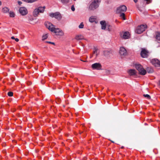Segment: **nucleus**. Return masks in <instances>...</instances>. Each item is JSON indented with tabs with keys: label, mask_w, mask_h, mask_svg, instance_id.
Masks as SVG:
<instances>
[{
	"label": "nucleus",
	"mask_w": 160,
	"mask_h": 160,
	"mask_svg": "<svg viewBox=\"0 0 160 160\" xmlns=\"http://www.w3.org/2000/svg\"><path fill=\"white\" fill-rule=\"evenodd\" d=\"M26 2H34L36 1L37 0H22Z\"/></svg>",
	"instance_id": "393cba45"
},
{
	"label": "nucleus",
	"mask_w": 160,
	"mask_h": 160,
	"mask_svg": "<svg viewBox=\"0 0 160 160\" xmlns=\"http://www.w3.org/2000/svg\"><path fill=\"white\" fill-rule=\"evenodd\" d=\"M7 94L9 96L12 97L13 95V93L12 92H9Z\"/></svg>",
	"instance_id": "c85d7f7f"
},
{
	"label": "nucleus",
	"mask_w": 160,
	"mask_h": 160,
	"mask_svg": "<svg viewBox=\"0 0 160 160\" xmlns=\"http://www.w3.org/2000/svg\"><path fill=\"white\" fill-rule=\"evenodd\" d=\"M128 73L130 76H132L136 74V71L134 69H130L128 71Z\"/></svg>",
	"instance_id": "4468645a"
},
{
	"label": "nucleus",
	"mask_w": 160,
	"mask_h": 160,
	"mask_svg": "<svg viewBox=\"0 0 160 160\" xmlns=\"http://www.w3.org/2000/svg\"><path fill=\"white\" fill-rule=\"evenodd\" d=\"M135 67L140 74L144 75L146 73V71L143 68L141 64H136L135 65Z\"/></svg>",
	"instance_id": "7ed1b4c3"
},
{
	"label": "nucleus",
	"mask_w": 160,
	"mask_h": 160,
	"mask_svg": "<svg viewBox=\"0 0 160 160\" xmlns=\"http://www.w3.org/2000/svg\"><path fill=\"white\" fill-rule=\"evenodd\" d=\"M45 8V6H43L42 7H40L37 9L38 10V11L39 13H43L44 11Z\"/></svg>",
	"instance_id": "dca6fc26"
},
{
	"label": "nucleus",
	"mask_w": 160,
	"mask_h": 160,
	"mask_svg": "<svg viewBox=\"0 0 160 160\" xmlns=\"http://www.w3.org/2000/svg\"><path fill=\"white\" fill-rule=\"evenodd\" d=\"M134 2L135 3L137 2L138 1V0H133Z\"/></svg>",
	"instance_id": "ea45409f"
},
{
	"label": "nucleus",
	"mask_w": 160,
	"mask_h": 160,
	"mask_svg": "<svg viewBox=\"0 0 160 160\" xmlns=\"http://www.w3.org/2000/svg\"><path fill=\"white\" fill-rule=\"evenodd\" d=\"M127 10V7L125 5H121L118 7L117 9L116 12L117 13H120L122 12H125Z\"/></svg>",
	"instance_id": "423d86ee"
},
{
	"label": "nucleus",
	"mask_w": 160,
	"mask_h": 160,
	"mask_svg": "<svg viewBox=\"0 0 160 160\" xmlns=\"http://www.w3.org/2000/svg\"><path fill=\"white\" fill-rule=\"evenodd\" d=\"M119 53L122 56H125L127 54L126 49L123 47H121L119 50Z\"/></svg>",
	"instance_id": "9b49d317"
},
{
	"label": "nucleus",
	"mask_w": 160,
	"mask_h": 160,
	"mask_svg": "<svg viewBox=\"0 0 160 160\" xmlns=\"http://www.w3.org/2000/svg\"><path fill=\"white\" fill-rule=\"evenodd\" d=\"M73 0V1H76V0Z\"/></svg>",
	"instance_id": "a18cd8bd"
},
{
	"label": "nucleus",
	"mask_w": 160,
	"mask_h": 160,
	"mask_svg": "<svg viewBox=\"0 0 160 160\" xmlns=\"http://www.w3.org/2000/svg\"><path fill=\"white\" fill-rule=\"evenodd\" d=\"M130 34L128 32H125L122 33V34H121V36L123 38L127 39L129 38Z\"/></svg>",
	"instance_id": "f8f14e48"
},
{
	"label": "nucleus",
	"mask_w": 160,
	"mask_h": 160,
	"mask_svg": "<svg viewBox=\"0 0 160 160\" xmlns=\"http://www.w3.org/2000/svg\"><path fill=\"white\" fill-rule=\"evenodd\" d=\"M75 38L77 40H79L83 39L84 37L82 35H77Z\"/></svg>",
	"instance_id": "f3484780"
},
{
	"label": "nucleus",
	"mask_w": 160,
	"mask_h": 160,
	"mask_svg": "<svg viewBox=\"0 0 160 160\" xmlns=\"http://www.w3.org/2000/svg\"><path fill=\"white\" fill-rule=\"evenodd\" d=\"M121 148H123V147H122Z\"/></svg>",
	"instance_id": "c03bdc74"
},
{
	"label": "nucleus",
	"mask_w": 160,
	"mask_h": 160,
	"mask_svg": "<svg viewBox=\"0 0 160 160\" xmlns=\"http://www.w3.org/2000/svg\"><path fill=\"white\" fill-rule=\"evenodd\" d=\"M49 16L52 18H54L58 20H60L62 18V16L59 12H56L54 13H50Z\"/></svg>",
	"instance_id": "39448f33"
},
{
	"label": "nucleus",
	"mask_w": 160,
	"mask_h": 160,
	"mask_svg": "<svg viewBox=\"0 0 160 160\" xmlns=\"http://www.w3.org/2000/svg\"><path fill=\"white\" fill-rule=\"evenodd\" d=\"M96 18L93 16L91 17L89 19V21L91 22H95Z\"/></svg>",
	"instance_id": "aec40b11"
},
{
	"label": "nucleus",
	"mask_w": 160,
	"mask_h": 160,
	"mask_svg": "<svg viewBox=\"0 0 160 160\" xmlns=\"http://www.w3.org/2000/svg\"><path fill=\"white\" fill-rule=\"evenodd\" d=\"M70 0H60V2L63 4H66L69 2Z\"/></svg>",
	"instance_id": "412c9836"
},
{
	"label": "nucleus",
	"mask_w": 160,
	"mask_h": 160,
	"mask_svg": "<svg viewBox=\"0 0 160 160\" xmlns=\"http://www.w3.org/2000/svg\"><path fill=\"white\" fill-rule=\"evenodd\" d=\"M45 25L47 28L52 32H54L56 35H62L63 33L61 30L59 28H55V26L49 22H46Z\"/></svg>",
	"instance_id": "f257e3e1"
},
{
	"label": "nucleus",
	"mask_w": 160,
	"mask_h": 160,
	"mask_svg": "<svg viewBox=\"0 0 160 160\" xmlns=\"http://www.w3.org/2000/svg\"><path fill=\"white\" fill-rule=\"evenodd\" d=\"M11 38L12 39H15V37L14 36H12L11 37Z\"/></svg>",
	"instance_id": "58836bf2"
},
{
	"label": "nucleus",
	"mask_w": 160,
	"mask_h": 160,
	"mask_svg": "<svg viewBox=\"0 0 160 160\" xmlns=\"http://www.w3.org/2000/svg\"><path fill=\"white\" fill-rule=\"evenodd\" d=\"M39 13L38 10L37 8L34 9L33 12V15L34 17H37L38 16V14Z\"/></svg>",
	"instance_id": "6ab92c4d"
},
{
	"label": "nucleus",
	"mask_w": 160,
	"mask_h": 160,
	"mask_svg": "<svg viewBox=\"0 0 160 160\" xmlns=\"http://www.w3.org/2000/svg\"><path fill=\"white\" fill-rule=\"evenodd\" d=\"M2 10L3 12L7 13L9 11V9L7 7H4L3 8Z\"/></svg>",
	"instance_id": "5701e85b"
},
{
	"label": "nucleus",
	"mask_w": 160,
	"mask_h": 160,
	"mask_svg": "<svg viewBox=\"0 0 160 160\" xmlns=\"http://www.w3.org/2000/svg\"><path fill=\"white\" fill-rule=\"evenodd\" d=\"M58 102H59V101H60V100H59V99H58Z\"/></svg>",
	"instance_id": "37998d69"
},
{
	"label": "nucleus",
	"mask_w": 160,
	"mask_h": 160,
	"mask_svg": "<svg viewBox=\"0 0 160 160\" xmlns=\"http://www.w3.org/2000/svg\"><path fill=\"white\" fill-rule=\"evenodd\" d=\"M9 16L11 17H14L15 16V14L13 12H9Z\"/></svg>",
	"instance_id": "cd10ccee"
},
{
	"label": "nucleus",
	"mask_w": 160,
	"mask_h": 160,
	"mask_svg": "<svg viewBox=\"0 0 160 160\" xmlns=\"http://www.w3.org/2000/svg\"><path fill=\"white\" fill-rule=\"evenodd\" d=\"M149 68H147V70L148 72L149 73L152 72L153 71V69H152L150 68V70H149Z\"/></svg>",
	"instance_id": "7c9ffc66"
},
{
	"label": "nucleus",
	"mask_w": 160,
	"mask_h": 160,
	"mask_svg": "<svg viewBox=\"0 0 160 160\" xmlns=\"http://www.w3.org/2000/svg\"><path fill=\"white\" fill-rule=\"evenodd\" d=\"M148 52L144 48H142L141 52V56L143 58H147L148 56Z\"/></svg>",
	"instance_id": "0eeeda50"
},
{
	"label": "nucleus",
	"mask_w": 160,
	"mask_h": 160,
	"mask_svg": "<svg viewBox=\"0 0 160 160\" xmlns=\"http://www.w3.org/2000/svg\"><path fill=\"white\" fill-rule=\"evenodd\" d=\"M15 40L17 42H18L19 41V39L18 38H15Z\"/></svg>",
	"instance_id": "4c0bfd02"
},
{
	"label": "nucleus",
	"mask_w": 160,
	"mask_h": 160,
	"mask_svg": "<svg viewBox=\"0 0 160 160\" xmlns=\"http://www.w3.org/2000/svg\"><path fill=\"white\" fill-rule=\"evenodd\" d=\"M119 13L120 14V16L122 18L123 20H125V14L124 13V12H121V13Z\"/></svg>",
	"instance_id": "b1692460"
},
{
	"label": "nucleus",
	"mask_w": 160,
	"mask_h": 160,
	"mask_svg": "<svg viewBox=\"0 0 160 160\" xmlns=\"http://www.w3.org/2000/svg\"><path fill=\"white\" fill-rule=\"evenodd\" d=\"M84 25L83 22H81L78 26L79 28H83Z\"/></svg>",
	"instance_id": "c756f323"
},
{
	"label": "nucleus",
	"mask_w": 160,
	"mask_h": 160,
	"mask_svg": "<svg viewBox=\"0 0 160 160\" xmlns=\"http://www.w3.org/2000/svg\"><path fill=\"white\" fill-rule=\"evenodd\" d=\"M18 4L20 5L22 3V2L20 1H18Z\"/></svg>",
	"instance_id": "c9c22d12"
},
{
	"label": "nucleus",
	"mask_w": 160,
	"mask_h": 160,
	"mask_svg": "<svg viewBox=\"0 0 160 160\" xmlns=\"http://www.w3.org/2000/svg\"><path fill=\"white\" fill-rule=\"evenodd\" d=\"M106 73L107 74L109 75L110 74V71L108 70H106Z\"/></svg>",
	"instance_id": "473e14b6"
},
{
	"label": "nucleus",
	"mask_w": 160,
	"mask_h": 160,
	"mask_svg": "<svg viewBox=\"0 0 160 160\" xmlns=\"http://www.w3.org/2000/svg\"><path fill=\"white\" fill-rule=\"evenodd\" d=\"M97 49H95L94 51L93 52V54H96V56H97Z\"/></svg>",
	"instance_id": "2f4dec72"
},
{
	"label": "nucleus",
	"mask_w": 160,
	"mask_h": 160,
	"mask_svg": "<svg viewBox=\"0 0 160 160\" xmlns=\"http://www.w3.org/2000/svg\"><path fill=\"white\" fill-rule=\"evenodd\" d=\"M47 35H48L47 34H46L43 35L42 36V40H43V41L44 40L47 38H48Z\"/></svg>",
	"instance_id": "bb28decb"
},
{
	"label": "nucleus",
	"mask_w": 160,
	"mask_h": 160,
	"mask_svg": "<svg viewBox=\"0 0 160 160\" xmlns=\"http://www.w3.org/2000/svg\"><path fill=\"white\" fill-rule=\"evenodd\" d=\"M111 53L112 52L111 50L109 51L108 50H106L103 51V54L106 56H108L111 54Z\"/></svg>",
	"instance_id": "2eb2a0df"
},
{
	"label": "nucleus",
	"mask_w": 160,
	"mask_h": 160,
	"mask_svg": "<svg viewBox=\"0 0 160 160\" xmlns=\"http://www.w3.org/2000/svg\"><path fill=\"white\" fill-rule=\"evenodd\" d=\"M100 23L101 25V28L102 29L105 30L106 28V23L105 21H102L100 22Z\"/></svg>",
	"instance_id": "ddd939ff"
},
{
	"label": "nucleus",
	"mask_w": 160,
	"mask_h": 160,
	"mask_svg": "<svg viewBox=\"0 0 160 160\" xmlns=\"http://www.w3.org/2000/svg\"><path fill=\"white\" fill-rule=\"evenodd\" d=\"M143 96L147 98L148 99H151V97L150 96L148 95V94H144L143 95Z\"/></svg>",
	"instance_id": "a878e982"
},
{
	"label": "nucleus",
	"mask_w": 160,
	"mask_h": 160,
	"mask_svg": "<svg viewBox=\"0 0 160 160\" xmlns=\"http://www.w3.org/2000/svg\"><path fill=\"white\" fill-rule=\"evenodd\" d=\"M106 28L109 31H111L112 30V27L109 25H107Z\"/></svg>",
	"instance_id": "4be33fe9"
},
{
	"label": "nucleus",
	"mask_w": 160,
	"mask_h": 160,
	"mask_svg": "<svg viewBox=\"0 0 160 160\" xmlns=\"http://www.w3.org/2000/svg\"><path fill=\"white\" fill-rule=\"evenodd\" d=\"M145 0L146 1H147V2H148V3H149L151 2V0Z\"/></svg>",
	"instance_id": "e433bc0d"
},
{
	"label": "nucleus",
	"mask_w": 160,
	"mask_h": 160,
	"mask_svg": "<svg viewBox=\"0 0 160 160\" xmlns=\"http://www.w3.org/2000/svg\"><path fill=\"white\" fill-rule=\"evenodd\" d=\"M92 68L93 69L99 70L101 69L102 65L99 63H96L92 65Z\"/></svg>",
	"instance_id": "6e6552de"
},
{
	"label": "nucleus",
	"mask_w": 160,
	"mask_h": 160,
	"mask_svg": "<svg viewBox=\"0 0 160 160\" xmlns=\"http://www.w3.org/2000/svg\"><path fill=\"white\" fill-rule=\"evenodd\" d=\"M19 12L22 15H25L28 13L27 9L24 7L20 8L19 9Z\"/></svg>",
	"instance_id": "9d476101"
},
{
	"label": "nucleus",
	"mask_w": 160,
	"mask_h": 160,
	"mask_svg": "<svg viewBox=\"0 0 160 160\" xmlns=\"http://www.w3.org/2000/svg\"><path fill=\"white\" fill-rule=\"evenodd\" d=\"M46 42L48 43H50V44H53V45L55 44V43L54 42H51L47 41V42Z\"/></svg>",
	"instance_id": "f704fd0d"
},
{
	"label": "nucleus",
	"mask_w": 160,
	"mask_h": 160,
	"mask_svg": "<svg viewBox=\"0 0 160 160\" xmlns=\"http://www.w3.org/2000/svg\"><path fill=\"white\" fill-rule=\"evenodd\" d=\"M1 4H2V2H1L0 1V5H1Z\"/></svg>",
	"instance_id": "a19ab883"
},
{
	"label": "nucleus",
	"mask_w": 160,
	"mask_h": 160,
	"mask_svg": "<svg viewBox=\"0 0 160 160\" xmlns=\"http://www.w3.org/2000/svg\"><path fill=\"white\" fill-rule=\"evenodd\" d=\"M156 39L159 41H160V32H156Z\"/></svg>",
	"instance_id": "a211bd4d"
},
{
	"label": "nucleus",
	"mask_w": 160,
	"mask_h": 160,
	"mask_svg": "<svg viewBox=\"0 0 160 160\" xmlns=\"http://www.w3.org/2000/svg\"><path fill=\"white\" fill-rule=\"evenodd\" d=\"M147 25H141L138 26L136 30V32L138 34H141L147 28Z\"/></svg>",
	"instance_id": "20e7f679"
},
{
	"label": "nucleus",
	"mask_w": 160,
	"mask_h": 160,
	"mask_svg": "<svg viewBox=\"0 0 160 160\" xmlns=\"http://www.w3.org/2000/svg\"><path fill=\"white\" fill-rule=\"evenodd\" d=\"M100 0H93V1L89 5L88 10L93 11L97 9L99 7Z\"/></svg>",
	"instance_id": "f03ea898"
},
{
	"label": "nucleus",
	"mask_w": 160,
	"mask_h": 160,
	"mask_svg": "<svg viewBox=\"0 0 160 160\" xmlns=\"http://www.w3.org/2000/svg\"><path fill=\"white\" fill-rule=\"evenodd\" d=\"M71 9L72 10V11H75V8L74 5H72V6Z\"/></svg>",
	"instance_id": "72a5a7b5"
},
{
	"label": "nucleus",
	"mask_w": 160,
	"mask_h": 160,
	"mask_svg": "<svg viewBox=\"0 0 160 160\" xmlns=\"http://www.w3.org/2000/svg\"><path fill=\"white\" fill-rule=\"evenodd\" d=\"M151 62L155 66L160 67V61L156 59H152Z\"/></svg>",
	"instance_id": "1a4fd4ad"
},
{
	"label": "nucleus",
	"mask_w": 160,
	"mask_h": 160,
	"mask_svg": "<svg viewBox=\"0 0 160 160\" xmlns=\"http://www.w3.org/2000/svg\"><path fill=\"white\" fill-rule=\"evenodd\" d=\"M111 141L112 142H113V143H114V141Z\"/></svg>",
	"instance_id": "79ce46f5"
}]
</instances>
